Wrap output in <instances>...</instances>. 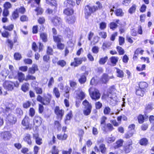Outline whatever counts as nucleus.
Returning a JSON list of instances; mask_svg holds the SVG:
<instances>
[{
	"instance_id": "1",
	"label": "nucleus",
	"mask_w": 154,
	"mask_h": 154,
	"mask_svg": "<svg viewBox=\"0 0 154 154\" xmlns=\"http://www.w3.org/2000/svg\"><path fill=\"white\" fill-rule=\"evenodd\" d=\"M88 91L90 96L92 99L96 100L100 98V95L97 89L91 88L89 89Z\"/></svg>"
},
{
	"instance_id": "2",
	"label": "nucleus",
	"mask_w": 154,
	"mask_h": 154,
	"mask_svg": "<svg viewBox=\"0 0 154 154\" xmlns=\"http://www.w3.org/2000/svg\"><path fill=\"white\" fill-rule=\"evenodd\" d=\"M97 10V8L95 6H93L92 7H91L88 5L86 6L84 10L85 17L88 18L92 13L95 11Z\"/></svg>"
},
{
	"instance_id": "3",
	"label": "nucleus",
	"mask_w": 154,
	"mask_h": 154,
	"mask_svg": "<svg viewBox=\"0 0 154 154\" xmlns=\"http://www.w3.org/2000/svg\"><path fill=\"white\" fill-rule=\"evenodd\" d=\"M74 61L71 63V66L76 67L81 64L83 61L85 62L86 58L85 57H75L74 59Z\"/></svg>"
},
{
	"instance_id": "4",
	"label": "nucleus",
	"mask_w": 154,
	"mask_h": 154,
	"mask_svg": "<svg viewBox=\"0 0 154 154\" xmlns=\"http://www.w3.org/2000/svg\"><path fill=\"white\" fill-rule=\"evenodd\" d=\"M54 113L56 115V118L59 120H61L64 115V111L56 106L54 109Z\"/></svg>"
},
{
	"instance_id": "5",
	"label": "nucleus",
	"mask_w": 154,
	"mask_h": 154,
	"mask_svg": "<svg viewBox=\"0 0 154 154\" xmlns=\"http://www.w3.org/2000/svg\"><path fill=\"white\" fill-rule=\"evenodd\" d=\"M19 84H16L11 82L6 81L3 84V86L6 89L8 90L11 91L13 89L14 86L17 87Z\"/></svg>"
},
{
	"instance_id": "6",
	"label": "nucleus",
	"mask_w": 154,
	"mask_h": 154,
	"mask_svg": "<svg viewBox=\"0 0 154 154\" xmlns=\"http://www.w3.org/2000/svg\"><path fill=\"white\" fill-rule=\"evenodd\" d=\"M29 120V118L28 116H25L22 122V125L26 127L25 128L26 129L31 128Z\"/></svg>"
},
{
	"instance_id": "7",
	"label": "nucleus",
	"mask_w": 154,
	"mask_h": 154,
	"mask_svg": "<svg viewBox=\"0 0 154 154\" xmlns=\"http://www.w3.org/2000/svg\"><path fill=\"white\" fill-rule=\"evenodd\" d=\"M51 95L48 93L46 96H44L43 97L42 104L44 105H48L49 104L51 100Z\"/></svg>"
},
{
	"instance_id": "8",
	"label": "nucleus",
	"mask_w": 154,
	"mask_h": 154,
	"mask_svg": "<svg viewBox=\"0 0 154 154\" xmlns=\"http://www.w3.org/2000/svg\"><path fill=\"white\" fill-rule=\"evenodd\" d=\"M1 137L5 140H8L11 138V134L9 131H5L1 133Z\"/></svg>"
},
{
	"instance_id": "9",
	"label": "nucleus",
	"mask_w": 154,
	"mask_h": 154,
	"mask_svg": "<svg viewBox=\"0 0 154 154\" xmlns=\"http://www.w3.org/2000/svg\"><path fill=\"white\" fill-rule=\"evenodd\" d=\"M16 119L12 115H9L6 118V122L10 124L13 125L15 123Z\"/></svg>"
},
{
	"instance_id": "10",
	"label": "nucleus",
	"mask_w": 154,
	"mask_h": 154,
	"mask_svg": "<svg viewBox=\"0 0 154 154\" xmlns=\"http://www.w3.org/2000/svg\"><path fill=\"white\" fill-rule=\"evenodd\" d=\"M52 22L54 26H59L61 24L62 20L60 17L56 16L52 18Z\"/></svg>"
},
{
	"instance_id": "11",
	"label": "nucleus",
	"mask_w": 154,
	"mask_h": 154,
	"mask_svg": "<svg viewBox=\"0 0 154 154\" xmlns=\"http://www.w3.org/2000/svg\"><path fill=\"white\" fill-rule=\"evenodd\" d=\"M31 136L29 134H26L23 138L24 141L29 145L32 144Z\"/></svg>"
},
{
	"instance_id": "12",
	"label": "nucleus",
	"mask_w": 154,
	"mask_h": 154,
	"mask_svg": "<svg viewBox=\"0 0 154 154\" xmlns=\"http://www.w3.org/2000/svg\"><path fill=\"white\" fill-rule=\"evenodd\" d=\"M66 22L69 24L74 23L75 20V18L74 16H67L65 18Z\"/></svg>"
},
{
	"instance_id": "13",
	"label": "nucleus",
	"mask_w": 154,
	"mask_h": 154,
	"mask_svg": "<svg viewBox=\"0 0 154 154\" xmlns=\"http://www.w3.org/2000/svg\"><path fill=\"white\" fill-rule=\"evenodd\" d=\"M38 70V66L36 65L33 64L32 67L29 68L28 73L29 74H34L36 71Z\"/></svg>"
},
{
	"instance_id": "14",
	"label": "nucleus",
	"mask_w": 154,
	"mask_h": 154,
	"mask_svg": "<svg viewBox=\"0 0 154 154\" xmlns=\"http://www.w3.org/2000/svg\"><path fill=\"white\" fill-rule=\"evenodd\" d=\"M14 107V106L11 103L7 102L5 104V110L6 111L9 112Z\"/></svg>"
},
{
	"instance_id": "15",
	"label": "nucleus",
	"mask_w": 154,
	"mask_h": 154,
	"mask_svg": "<svg viewBox=\"0 0 154 154\" xmlns=\"http://www.w3.org/2000/svg\"><path fill=\"white\" fill-rule=\"evenodd\" d=\"M132 141L130 140L128 142V144L125 147L124 150L126 153H128L131 150L132 148Z\"/></svg>"
},
{
	"instance_id": "16",
	"label": "nucleus",
	"mask_w": 154,
	"mask_h": 154,
	"mask_svg": "<svg viewBox=\"0 0 154 154\" xmlns=\"http://www.w3.org/2000/svg\"><path fill=\"white\" fill-rule=\"evenodd\" d=\"M33 122L34 124L37 125H40L42 122L41 118L38 116H35L34 118Z\"/></svg>"
},
{
	"instance_id": "17",
	"label": "nucleus",
	"mask_w": 154,
	"mask_h": 154,
	"mask_svg": "<svg viewBox=\"0 0 154 154\" xmlns=\"http://www.w3.org/2000/svg\"><path fill=\"white\" fill-rule=\"evenodd\" d=\"M123 140L120 139L117 141L116 142L113 144V147L115 149L118 148L122 146L123 145Z\"/></svg>"
},
{
	"instance_id": "18",
	"label": "nucleus",
	"mask_w": 154,
	"mask_h": 154,
	"mask_svg": "<svg viewBox=\"0 0 154 154\" xmlns=\"http://www.w3.org/2000/svg\"><path fill=\"white\" fill-rule=\"evenodd\" d=\"M64 5L66 7L69 6L70 5L73 6L75 5V2L72 0H67L64 3Z\"/></svg>"
},
{
	"instance_id": "19",
	"label": "nucleus",
	"mask_w": 154,
	"mask_h": 154,
	"mask_svg": "<svg viewBox=\"0 0 154 154\" xmlns=\"http://www.w3.org/2000/svg\"><path fill=\"white\" fill-rule=\"evenodd\" d=\"M74 11L71 8H67L65 9L63 13L67 15H72Z\"/></svg>"
},
{
	"instance_id": "20",
	"label": "nucleus",
	"mask_w": 154,
	"mask_h": 154,
	"mask_svg": "<svg viewBox=\"0 0 154 154\" xmlns=\"http://www.w3.org/2000/svg\"><path fill=\"white\" fill-rule=\"evenodd\" d=\"M53 38L54 41L57 43V44L60 42L63 39L62 37L60 35H58L57 36H54Z\"/></svg>"
},
{
	"instance_id": "21",
	"label": "nucleus",
	"mask_w": 154,
	"mask_h": 154,
	"mask_svg": "<svg viewBox=\"0 0 154 154\" xmlns=\"http://www.w3.org/2000/svg\"><path fill=\"white\" fill-rule=\"evenodd\" d=\"M29 84L25 83L23 84L22 86L21 89L24 92H26L29 89Z\"/></svg>"
},
{
	"instance_id": "22",
	"label": "nucleus",
	"mask_w": 154,
	"mask_h": 154,
	"mask_svg": "<svg viewBox=\"0 0 154 154\" xmlns=\"http://www.w3.org/2000/svg\"><path fill=\"white\" fill-rule=\"evenodd\" d=\"M53 92L57 98H58L60 97V94L57 88L56 87L54 88Z\"/></svg>"
},
{
	"instance_id": "23",
	"label": "nucleus",
	"mask_w": 154,
	"mask_h": 154,
	"mask_svg": "<svg viewBox=\"0 0 154 154\" xmlns=\"http://www.w3.org/2000/svg\"><path fill=\"white\" fill-rule=\"evenodd\" d=\"M86 81V78L84 74L80 76V78L79 79V82L81 84L84 83Z\"/></svg>"
},
{
	"instance_id": "24",
	"label": "nucleus",
	"mask_w": 154,
	"mask_h": 154,
	"mask_svg": "<svg viewBox=\"0 0 154 154\" xmlns=\"http://www.w3.org/2000/svg\"><path fill=\"white\" fill-rule=\"evenodd\" d=\"M148 86V84L145 82H141L139 84L140 88L142 90H144V88H147Z\"/></svg>"
},
{
	"instance_id": "25",
	"label": "nucleus",
	"mask_w": 154,
	"mask_h": 154,
	"mask_svg": "<svg viewBox=\"0 0 154 154\" xmlns=\"http://www.w3.org/2000/svg\"><path fill=\"white\" fill-rule=\"evenodd\" d=\"M116 15L117 16H122L123 15V13L121 9H118L115 11Z\"/></svg>"
},
{
	"instance_id": "26",
	"label": "nucleus",
	"mask_w": 154,
	"mask_h": 154,
	"mask_svg": "<svg viewBox=\"0 0 154 154\" xmlns=\"http://www.w3.org/2000/svg\"><path fill=\"white\" fill-rule=\"evenodd\" d=\"M18 78L20 82H22L24 79V74L22 72H19L18 73Z\"/></svg>"
},
{
	"instance_id": "27",
	"label": "nucleus",
	"mask_w": 154,
	"mask_h": 154,
	"mask_svg": "<svg viewBox=\"0 0 154 154\" xmlns=\"http://www.w3.org/2000/svg\"><path fill=\"white\" fill-rule=\"evenodd\" d=\"M15 112L17 116L19 118H20L21 116L23 115V112L21 109L20 108H17Z\"/></svg>"
},
{
	"instance_id": "28",
	"label": "nucleus",
	"mask_w": 154,
	"mask_h": 154,
	"mask_svg": "<svg viewBox=\"0 0 154 154\" xmlns=\"http://www.w3.org/2000/svg\"><path fill=\"white\" fill-rule=\"evenodd\" d=\"M99 149L100 151L102 153H104L106 152V149L105 144H101L100 145Z\"/></svg>"
},
{
	"instance_id": "29",
	"label": "nucleus",
	"mask_w": 154,
	"mask_h": 154,
	"mask_svg": "<svg viewBox=\"0 0 154 154\" xmlns=\"http://www.w3.org/2000/svg\"><path fill=\"white\" fill-rule=\"evenodd\" d=\"M92 108L90 107L88 108H85L83 111V113L85 116H88L89 115L91 112Z\"/></svg>"
},
{
	"instance_id": "30",
	"label": "nucleus",
	"mask_w": 154,
	"mask_h": 154,
	"mask_svg": "<svg viewBox=\"0 0 154 154\" xmlns=\"http://www.w3.org/2000/svg\"><path fill=\"white\" fill-rule=\"evenodd\" d=\"M118 59L117 57H112L110 59L111 63L114 65H115L118 62Z\"/></svg>"
},
{
	"instance_id": "31",
	"label": "nucleus",
	"mask_w": 154,
	"mask_h": 154,
	"mask_svg": "<svg viewBox=\"0 0 154 154\" xmlns=\"http://www.w3.org/2000/svg\"><path fill=\"white\" fill-rule=\"evenodd\" d=\"M116 72L117 76L120 78H123L124 77V72L123 71L119 69H117Z\"/></svg>"
},
{
	"instance_id": "32",
	"label": "nucleus",
	"mask_w": 154,
	"mask_h": 154,
	"mask_svg": "<svg viewBox=\"0 0 154 154\" xmlns=\"http://www.w3.org/2000/svg\"><path fill=\"white\" fill-rule=\"evenodd\" d=\"M82 104L83 105L85 106V108H88L90 106L91 108H92V106L91 103H89V102L87 100H85L83 101Z\"/></svg>"
},
{
	"instance_id": "33",
	"label": "nucleus",
	"mask_w": 154,
	"mask_h": 154,
	"mask_svg": "<svg viewBox=\"0 0 154 154\" xmlns=\"http://www.w3.org/2000/svg\"><path fill=\"white\" fill-rule=\"evenodd\" d=\"M109 79L108 78V75L106 74H104L102 75L101 78V80L104 83H106L107 82Z\"/></svg>"
},
{
	"instance_id": "34",
	"label": "nucleus",
	"mask_w": 154,
	"mask_h": 154,
	"mask_svg": "<svg viewBox=\"0 0 154 154\" xmlns=\"http://www.w3.org/2000/svg\"><path fill=\"white\" fill-rule=\"evenodd\" d=\"M40 37L43 42H45L47 41V35L46 33H41L40 34Z\"/></svg>"
},
{
	"instance_id": "35",
	"label": "nucleus",
	"mask_w": 154,
	"mask_h": 154,
	"mask_svg": "<svg viewBox=\"0 0 154 154\" xmlns=\"http://www.w3.org/2000/svg\"><path fill=\"white\" fill-rule=\"evenodd\" d=\"M134 132V130L133 131L130 130L128 132L125 134V137L126 138H129L132 137Z\"/></svg>"
},
{
	"instance_id": "36",
	"label": "nucleus",
	"mask_w": 154,
	"mask_h": 154,
	"mask_svg": "<svg viewBox=\"0 0 154 154\" xmlns=\"http://www.w3.org/2000/svg\"><path fill=\"white\" fill-rule=\"evenodd\" d=\"M140 143L141 145L145 146L148 143V140L146 138H142L140 140Z\"/></svg>"
},
{
	"instance_id": "37",
	"label": "nucleus",
	"mask_w": 154,
	"mask_h": 154,
	"mask_svg": "<svg viewBox=\"0 0 154 154\" xmlns=\"http://www.w3.org/2000/svg\"><path fill=\"white\" fill-rule=\"evenodd\" d=\"M69 82L70 86L73 89H75L77 87V83L75 82L72 80H70Z\"/></svg>"
},
{
	"instance_id": "38",
	"label": "nucleus",
	"mask_w": 154,
	"mask_h": 154,
	"mask_svg": "<svg viewBox=\"0 0 154 154\" xmlns=\"http://www.w3.org/2000/svg\"><path fill=\"white\" fill-rule=\"evenodd\" d=\"M35 77L32 75L30 74H28V75L26 76V78L25 79L26 81L28 80H35Z\"/></svg>"
},
{
	"instance_id": "39",
	"label": "nucleus",
	"mask_w": 154,
	"mask_h": 154,
	"mask_svg": "<svg viewBox=\"0 0 154 154\" xmlns=\"http://www.w3.org/2000/svg\"><path fill=\"white\" fill-rule=\"evenodd\" d=\"M107 59V56L100 58L99 61V64H104L106 62Z\"/></svg>"
},
{
	"instance_id": "40",
	"label": "nucleus",
	"mask_w": 154,
	"mask_h": 154,
	"mask_svg": "<svg viewBox=\"0 0 154 154\" xmlns=\"http://www.w3.org/2000/svg\"><path fill=\"white\" fill-rule=\"evenodd\" d=\"M137 119L139 123L142 124L144 122V118L142 115H139L138 116Z\"/></svg>"
},
{
	"instance_id": "41",
	"label": "nucleus",
	"mask_w": 154,
	"mask_h": 154,
	"mask_svg": "<svg viewBox=\"0 0 154 154\" xmlns=\"http://www.w3.org/2000/svg\"><path fill=\"white\" fill-rule=\"evenodd\" d=\"M116 48L119 55H123L125 53L124 50L121 47L118 46Z\"/></svg>"
},
{
	"instance_id": "42",
	"label": "nucleus",
	"mask_w": 154,
	"mask_h": 154,
	"mask_svg": "<svg viewBox=\"0 0 154 154\" xmlns=\"http://www.w3.org/2000/svg\"><path fill=\"white\" fill-rule=\"evenodd\" d=\"M118 26L117 24L115 22H112L110 23L109 27L111 29L114 30Z\"/></svg>"
},
{
	"instance_id": "43",
	"label": "nucleus",
	"mask_w": 154,
	"mask_h": 154,
	"mask_svg": "<svg viewBox=\"0 0 154 154\" xmlns=\"http://www.w3.org/2000/svg\"><path fill=\"white\" fill-rule=\"evenodd\" d=\"M12 17L13 19H15L19 17V14L18 12V9H16L13 13Z\"/></svg>"
},
{
	"instance_id": "44",
	"label": "nucleus",
	"mask_w": 154,
	"mask_h": 154,
	"mask_svg": "<svg viewBox=\"0 0 154 154\" xmlns=\"http://www.w3.org/2000/svg\"><path fill=\"white\" fill-rule=\"evenodd\" d=\"M106 127L107 128V131H111L114 129L113 125L110 123H107L106 125Z\"/></svg>"
},
{
	"instance_id": "45",
	"label": "nucleus",
	"mask_w": 154,
	"mask_h": 154,
	"mask_svg": "<svg viewBox=\"0 0 154 154\" xmlns=\"http://www.w3.org/2000/svg\"><path fill=\"white\" fill-rule=\"evenodd\" d=\"M14 59L17 60H19L21 58V55L19 53H16L14 54Z\"/></svg>"
},
{
	"instance_id": "46",
	"label": "nucleus",
	"mask_w": 154,
	"mask_h": 154,
	"mask_svg": "<svg viewBox=\"0 0 154 154\" xmlns=\"http://www.w3.org/2000/svg\"><path fill=\"white\" fill-rule=\"evenodd\" d=\"M136 6L135 5H133L128 10L129 13L132 14L136 10Z\"/></svg>"
},
{
	"instance_id": "47",
	"label": "nucleus",
	"mask_w": 154,
	"mask_h": 154,
	"mask_svg": "<svg viewBox=\"0 0 154 154\" xmlns=\"http://www.w3.org/2000/svg\"><path fill=\"white\" fill-rule=\"evenodd\" d=\"M144 91L142 89L140 88L139 89L136 91V94L138 95L143 96V95Z\"/></svg>"
},
{
	"instance_id": "48",
	"label": "nucleus",
	"mask_w": 154,
	"mask_h": 154,
	"mask_svg": "<svg viewBox=\"0 0 154 154\" xmlns=\"http://www.w3.org/2000/svg\"><path fill=\"white\" fill-rule=\"evenodd\" d=\"M106 26V23L104 22H102L100 24V28L101 30H104L105 29Z\"/></svg>"
},
{
	"instance_id": "49",
	"label": "nucleus",
	"mask_w": 154,
	"mask_h": 154,
	"mask_svg": "<svg viewBox=\"0 0 154 154\" xmlns=\"http://www.w3.org/2000/svg\"><path fill=\"white\" fill-rule=\"evenodd\" d=\"M35 11L37 12V15H41V14L43 11V10L40 7L37 8L36 9H35Z\"/></svg>"
},
{
	"instance_id": "50",
	"label": "nucleus",
	"mask_w": 154,
	"mask_h": 154,
	"mask_svg": "<svg viewBox=\"0 0 154 154\" xmlns=\"http://www.w3.org/2000/svg\"><path fill=\"white\" fill-rule=\"evenodd\" d=\"M59 151L58 149L56 148L55 146H54L52 148L51 152L52 154H58Z\"/></svg>"
},
{
	"instance_id": "51",
	"label": "nucleus",
	"mask_w": 154,
	"mask_h": 154,
	"mask_svg": "<svg viewBox=\"0 0 154 154\" xmlns=\"http://www.w3.org/2000/svg\"><path fill=\"white\" fill-rule=\"evenodd\" d=\"M3 28L6 30L10 31H11L13 29L14 25L13 24H11L8 26H3Z\"/></svg>"
},
{
	"instance_id": "52",
	"label": "nucleus",
	"mask_w": 154,
	"mask_h": 154,
	"mask_svg": "<svg viewBox=\"0 0 154 154\" xmlns=\"http://www.w3.org/2000/svg\"><path fill=\"white\" fill-rule=\"evenodd\" d=\"M11 4L9 2H7L5 3L4 4V9H8L11 7Z\"/></svg>"
},
{
	"instance_id": "53",
	"label": "nucleus",
	"mask_w": 154,
	"mask_h": 154,
	"mask_svg": "<svg viewBox=\"0 0 154 154\" xmlns=\"http://www.w3.org/2000/svg\"><path fill=\"white\" fill-rule=\"evenodd\" d=\"M110 109L109 107H106L103 110L104 113L105 115H108L110 113Z\"/></svg>"
},
{
	"instance_id": "54",
	"label": "nucleus",
	"mask_w": 154,
	"mask_h": 154,
	"mask_svg": "<svg viewBox=\"0 0 154 154\" xmlns=\"http://www.w3.org/2000/svg\"><path fill=\"white\" fill-rule=\"evenodd\" d=\"M72 111H70L69 113L66 116V119L65 120V122H66L67 120H69L72 118Z\"/></svg>"
},
{
	"instance_id": "55",
	"label": "nucleus",
	"mask_w": 154,
	"mask_h": 154,
	"mask_svg": "<svg viewBox=\"0 0 154 154\" xmlns=\"http://www.w3.org/2000/svg\"><path fill=\"white\" fill-rule=\"evenodd\" d=\"M92 52L94 54H97L99 51V48L97 46L93 47L92 49Z\"/></svg>"
},
{
	"instance_id": "56",
	"label": "nucleus",
	"mask_w": 154,
	"mask_h": 154,
	"mask_svg": "<svg viewBox=\"0 0 154 154\" xmlns=\"http://www.w3.org/2000/svg\"><path fill=\"white\" fill-rule=\"evenodd\" d=\"M99 35L101 38L105 39L107 37V34L106 32H101L99 33Z\"/></svg>"
},
{
	"instance_id": "57",
	"label": "nucleus",
	"mask_w": 154,
	"mask_h": 154,
	"mask_svg": "<svg viewBox=\"0 0 154 154\" xmlns=\"http://www.w3.org/2000/svg\"><path fill=\"white\" fill-rule=\"evenodd\" d=\"M78 96L80 99L81 100H83L84 99L85 97V94L84 92L81 91L79 94H78Z\"/></svg>"
},
{
	"instance_id": "58",
	"label": "nucleus",
	"mask_w": 154,
	"mask_h": 154,
	"mask_svg": "<svg viewBox=\"0 0 154 154\" xmlns=\"http://www.w3.org/2000/svg\"><path fill=\"white\" fill-rule=\"evenodd\" d=\"M57 64L58 65L62 67H63L66 64L65 61L63 60H59L57 62Z\"/></svg>"
},
{
	"instance_id": "59",
	"label": "nucleus",
	"mask_w": 154,
	"mask_h": 154,
	"mask_svg": "<svg viewBox=\"0 0 154 154\" xmlns=\"http://www.w3.org/2000/svg\"><path fill=\"white\" fill-rule=\"evenodd\" d=\"M119 42L120 45H123L125 42V38L122 37H119Z\"/></svg>"
},
{
	"instance_id": "60",
	"label": "nucleus",
	"mask_w": 154,
	"mask_h": 154,
	"mask_svg": "<svg viewBox=\"0 0 154 154\" xmlns=\"http://www.w3.org/2000/svg\"><path fill=\"white\" fill-rule=\"evenodd\" d=\"M107 119V118L105 116H103L101 118L100 120V125H102L103 124H105L106 120Z\"/></svg>"
},
{
	"instance_id": "61",
	"label": "nucleus",
	"mask_w": 154,
	"mask_h": 154,
	"mask_svg": "<svg viewBox=\"0 0 154 154\" xmlns=\"http://www.w3.org/2000/svg\"><path fill=\"white\" fill-rule=\"evenodd\" d=\"M9 11L8 9H4L3 12V16L4 17H7L9 14Z\"/></svg>"
},
{
	"instance_id": "62",
	"label": "nucleus",
	"mask_w": 154,
	"mask_h": 154,
	"mask_svg": "<svg viewBox=\"0 0 154 154\" xmlns=\"http://www.w3.org/2000/svg\"><path fill=\"white\" fill-rule=\"evenodd\" d=\"M35 110L33 108H31L29 110V115L31 117L34 116L35 115Z\"/></svg>"
},
{
	"instance_id": "63",
	"label": "nucleus",
	"mask_w": 154,
	"mask_h": 154,
	"mask_svg": "<svg viewBox=\"0 0 154 154\" xmlns=\"http://www.w3.org/2000/svg\"><path fill=\"white\" fill-rule=\"evenodd\" d=\"M28 20V17L25 15H22L20 18V20L22 22L27 21Z\"/></svg>"
},
{
	"instance_id": "64",
	"label": "nucleus",
	"mask_w": 154,
	"mask_h": 154,
	"mask_svg": "<svg viewBox=\"0 0 154 154\" xmlns=\"http://www.w3.org/2000/svg\"><path fill=\"white\" fill-rule=\"evenodd\" d=\"M64 45L60 42L57 44V47L60 50H63L64 49Z\"/></svg>"
}]
</instances>
